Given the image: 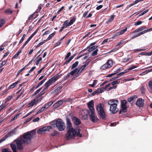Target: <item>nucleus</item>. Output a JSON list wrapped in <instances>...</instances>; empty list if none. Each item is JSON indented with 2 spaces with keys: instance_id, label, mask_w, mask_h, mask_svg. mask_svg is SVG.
Here are the masks:
<instances>
[{
  "instance_id": "nucleus-13",
  "label": "nucleus",
  "mask_w": 152,
  "mask_h": 152,
  "mask_svg": "<svg viewBox=\"0 0 152 152\" xmlns=\"http://www.w3.org/2000/svg\"><path fill=\"white\" fill-rule=\"evenodd\" d=\"M70 25L69 23V21L68 20H65L63 23L62 26L60 31V32H61L64 28H67L68 27L70 26Z\"/></svg>"
},
{
  "instance_id": "nucleus-12",
  "label": "nucleus",
  "mask_w": 152,
  "mask_h": 152,
  "mask_svg": "<svg viewBox=\"0 0 152 152\" xmlns=\"http://www.w3.org/2000/svg\"><path fill=\"white\" fill-rule=\"evenodd\" d=\"M81 72H79V69L76 68L71 71L70 74L72 75H75L76 77H77L80 75Z\"/></svg>"
},
{
  "instance_id": "nucleus-6",
  "label": "nucleus",
  "mask_w": 152,
  "mask_h": 152,
  "mask_svg": "<svg viewBox=\"0 0 152 152\" xmlns=\"http://www.w3.org/2000/svg\"><path fill=\"white\" fill-rule=\"evenodd\" d=\"M89 111L87 109L82 110L79 114L80 118L83 120H86L88 118V115L89 114Z\"/></svg>"
},
{
  "instance_id": "nucleus-20",
  "label": "nucleus",
  "mask_w": 152,
  "mask_h": 152,
  "mask_svg": "<svg viewBox=\"0 0 152 152\" xmlns=\"http://www.w3.org/2000/svg\"><path fill=\"white\" fill-rule=\"evenodd\" d=\"M45 87L43 88V90L40 93L41 95H42L45 93V90L47 89L49 87V86L46 83H45Z\"/></svg>"
},
{
  "instance_id": "nucleus-61",
  "label": "nucleus",
  "mask_w": 152,
  "mask_h": 152,
  "mask_svg": "<svg viewBox=\"0 0 152 152\" xmlns=\"http://www.w3.org/2000/svg\"><path fill=\"white\" fill-rule=\"evenodd\" d=\"M108 39H106L105 40H104L103 42L101 43V45H103L104 44L106 43V42H107L108 41Z\"/></svg>"
},
{
  "instance_id": "nucleus-63",
  "label": "nucleus",
  "mask_w": 152,
  "mask_h": 152,
  "mask_svg": "<svg viewBox=\"0 0 152 152\" xmlns=\"http://www.w3.org/2000/svg\"><path fill=\"white\" fill-rule=\"evenodd\" d=\"M57 134V132L56 131L54 132L53 133L51 134V135L52 136H55Z\"/></svg>"
},
{
  "instance_id": "nucleus-18",
  "label": "nucleus",
  "mask_w": 152,
  "mask_h": 152,
  "mask_svg": "<svg viewBox=\"0 0 152 152\" xmlns=\"http://www.w3.org/2000/svg\"><path fill=\"white\" fill-rule=\"evenodd\" d=\"M126 105H121V109L119 113L121 114L123 113L126 112L127 110Z\"/></svg>"
},
{
  "instance_id": "nucleus-22",
  "label": "nucleus",
  "mask_w": 152,
  "mask_h": 152,
  "mask_svg": "<svg viewBox=\"0 0 152 152\" xmlns=\"http://www.w3.org/2000/svg\"><path fill=\"white\" fill-rule=\"evenodd\" d=\"M21 91V92L20 93V94L17 96V97H16L15 100H17L21 96V95L23 94V93L24 92V90L23 89V90H20L17 93H18L20 91Z\"/></svg>"
},
{
  "instance_id": "nucleus-59",
  "label": "nucleus",
  "mask_w": 152,
  "mask_h": 152,
  "mask_svg": "<svg viewBox=\"0 0 152 152\" xmlns=\"http://www.w3.org/2000/svg\"><path fill=\"white\" fill-rule=\"evenodd\" d=\"M103 7V6L102 5H99L96 7V9L97 10H99L102 8Z\"/></svg>"
},
{
  "instance_id": "nucleus-42",
  "label": "nucleus",
  "mask_w": 152,
  "mask_h": 152,
  "mask_svg": "<svg viewBox=\"0 0 152 152\" xmlns=\"http://www.w3.org/2000/svg\"><path fill=\"white\" fill-rule=\"evenodd\" d=\"M152 31V28H150L149 29H147V30H145L142 32V34H144L148 31Z\"/></svg>"
},
{
  "instance_id": "nucleus-45",
  "label": "nucleus",
  "mask_w": 152,
  "mask_h": 152,
  "mask_svg": "<svg viewBox=\"0 0 152 152\" xmlns=\"http://www.w3.org/2000/svg\"><path fill=\"white\" fill-rule=\"evenodd\" d=\"M73 76L72 75H71V74H70V72L65 77V80L66 79L69 78L71 77L72 76Z\"/></svg>"
},
{
  "instance_id": "nucleus-14",
  "label": "nucleus",
  "mask_w": 152,
  "mask_h": 152,
  "mask_svg": "<svg viewBox=\"0 0 152 152\" xmlns=\"http://www.w3.org/2000/svg\"><path fill=\"white\" fill-rule=\"evenodd\" d=\"M144 100L141 98L138 99L136 103V105L139 107H142L144 105Z\"/></svg>"
},
{
  "instance_id": "nucleus-36",
  "label": "nucleus",
  "mask_w": 152,
  "mask_h": 152,
  "mask_svg": "<svg viewBox=\"0 0 152 152\" xmlns=\"http://www.w3.org/2000/svg\"><path fill=\"white\" fill-rule=\"evenodd\" d=\"M99 50L98 49H96L92 53L91 56H95L97 54V52Z\"/></svg>"
},
{
  "instance_id": "nucleus-11",
  "label": "nucleus",
  "mask_w": 152,
  "mask_h": 152,
  "mask_svg": "<svg viewBox=\"0 0 152 152\" xmlns=\"http://www.w3.org/2000/svg\"><path fill=\"white\" fill-rule=\"evenodd\" d=\"M127 28L126 27L125 29L116 32V34L114 35L113 36L112 38H115L117 37L124 34L127 31Z\"/></svg>"
},
{
  "instance_id": "nucleus-62",
  "label": "nucleus",
  "mask_w": 152,
  "mask_h": 152,
  "mask_svg": "<svg viewBox=\"0 0 152 152\" xmlns=\"http://www.w3.org/2000/svg\"><path fill=\"white\" fill-rule=\"evenodd\" d=\"M64 6H62L58 11L57 13L58 14H60L61 12V11L64 9Z\"/></svg>"
},
{
  "instance_id": "nucleus-38",
  "label": "nucleus",
  "mask_w": 152,
  "mask_h": 152,
  "mask_svg": "<svg viewBox=\"0 0 152 152\" xmlns=\"http://www.w3.org/2000/svg\"><path fill=\"white\" fill-rule=\"evenodd\" d=\"M103 88H101L100 89H99V90L96 91H94V92H93L92 93V95H94L95 94H96L97 92H102V89Z\"/></svg>"
},
{
  "instance_id": "nucleus-9",
  "label": "nucleus",
  "mask_w": 152,
  "mask_h": 152,
  "mask_svg": "<svg viewBox=\"0 0 152 152\" xmlns=\"http://www.w3.org/2000/svg\"><path fill=\"white\" fill-rule=\"evenodd\" d=\"M89 115L90 116V120L93 122H96L98 121V118L95 115L94 111L90 112L89 113Z\"/></svg>"
},
{
  "instance_id": "nucleus-40",
  "label": "nucleus",
  "mask_w": 152,
  "mask_h": 152,
  "mask_svg": "<svg viewBox=\"0 0 152 152\" xmlns=\"http://www.w3.org/2000/svg\"><path fill=\"white\" fill-rule=\"evenodd\" d=\"M2 152H12L9 148H4L2 150Z\"/></svg>"
},
{
  "instance_id": "nucleus-31",
  "label": "nucleus",
  "mask_w": 152,
  "mask_h": 152,
  "mask_svg": "<svg viewBox=\"0 0 152 152\" xmlns=\"http://www.w3.org/2000/svg\"><path fill=\"white\" fill-rule=\"evenodd\" d=\"M138 0H136L135 1L134 3L130 4L129 5H127V8H129V7L134 5L136 4L138 2Z\"/></svg>"
},
{
  "instance_id": "nucleus-25",
  "label": "nucleus",
  "mask_w": 152,
  "mask_h": 152,
  "mask_svg": "<svg viewBox=\"0 0 152 152\" xmlns=\"http://www.w3.org/2000/svg\"><path fill=\"white\" fill-rule=\"evenodd\" d=\"M137 98V97L136 95H134L128 99V101L129 102H131L133 101L135 99Z\"/></svg>"
},
{
  "instance_id": "nucleus-48",
  "label": "nucleus",
  "mask_w": 152,
  "mask_h": 152,
  "mask_svg": "<svg viewBox=\"0 0 152 152\" xmlns=\"http://www.w3.org/2000/svg\"><path fill=\"white\" fill-rule=\"evenodd\" d=\"M46 40H44L43 41L40 42L39 44H38L37 46V47H39L40 45H42L46 41Z\"/></svg>"
},
{
  "instance_id": "nucleus-29",
  "label": "nucleus",
  "mask_w": 152,
  "mask_h": 152,
  "mask_svg": "<svg viewBox=\"0 0 152 152\" xmlns=\"http://www.w3.org/2000/svg\"><path fill=\"white\" fill-rule=\"evenodd\" d=\"M98 47V46H96V45L93 46H92V47H91V48H90L88 50L89 51H92L95 49L96 50V49H97V48Z\"/></svg>"
},
{
  "instance_id": "nucleus-34",
  "label": "nucleus",
  "mask_w": 152,
  "mask_h": 152,
  "mask_svg": "<svg viewBox=\"0 0 152 152\" xmlns=\"http://www.w3.org/2000/svg\"><path fill=\"white\" fill-rule=\"evenodd\" d=\"M45 109H46L45 107L44 106L43 107L38 111L36 115L42 112L43 111H44Z\"/></svg>"
},
{
  "instance_id": "nucleus-47",
  "label": "nucleus",
  "mask_w": 152,
  "mask_h": 152,
  "mask_svg": "<svg viewBox=\"0 0 152 152\" xmlns=\"http://www.w3.org/2000/svg\"><path fill=\"white\" fill-rule=\"evenodd\" d=\"M46 83L49 86L53 83L52 81H51V80H50V79Z\"/></svg>"
},
{
  "instance_id": "nucleus-10",
  "label": "nucleus",
  "mask_w": 152,
  "mask_h": 152,
  "mask_svg": "<svg viewBox=\"0 0 152 152\" xmlns=\"http://www.w3.org/2000/svg\"><path fill=\"white\" fill-rule=\"evenodd\" d=\"M87 106L89 108L90 112L94 111L95 109L94 107V102L93 100H91L87 103Z\"/></svg>"
},
{
  "instance_id": "nucleus-19",
  "label": "nucleus",
  "mask_w": 152,
  "mask_h": 152,
  "mask_svg": "<svg viewBox=\"0 0 152 152\" xmlns=\"http://www.w3.org/2000/svg\"><path fill=\"white\" fill-rule=\"evenodd\" d=\"M66 124L68 129L70 128H72V123L70 121L69 118H67L66 119Z\"/></svg>"
},
{
  "instance_id": "nucleus-37",
  "label": "nucleus",
  "mask_w": 152,
  "mask_h": 152,
  "mask_svg": "<svg viewBox=\"0 0 152 152\" xmlns=\"http://www.w3.org/2000/svg\"><path fill=\"white\" fill-rule=\"evenodd\" d=\"M21 52V50L18 51L17 53L14 56L12 57V58H16L19 55V54Z\"/></svg>"
},
{
  "instance_id": "nucleus-44",
  "label": "nucleus",
  "mask_w": 152,
  "mask_h": 152,
  "mask_svg": "<svg viewBox=\"0 0 152 152\" xmlns=\"http://www.w3.org/2000/svg\"><path fill=\"white\" fill-rule=\"evenodd\" d=\"M7 61L5 60L4 61H3L1 64H0V67L1 68L2 67L7 63Z\"/></svg>"
},
{
  "instance_id": "nucleus-57",
  "label": "nucleus",
  "mask_w": 152,
  "mask_h": 152,
  "mask_svg": "<svg viewBox=\"0 0 152 152\" xmlns=\"http://www.w3.org/2000/svg\"><path fill=\"white\" fill-rule=\"evenodd\" d=\"M148 10H145V11H144L142 13H141L140 15V16H142V15H144V14H145L147 12H148Z\"/></svg>"
},
{
  "instance_id": "nucleus-43",
  "label": "nucleus",
  "mask_w": 152,
  "mask_h": 152,
  "mask_svg": "<svg viewBox=\"0 0 152 152\" xmlns=\"http://www.w3.org/2000/svg\"><path fill=\"white\" fill-rule=\"evenodd\" d=\"M5 12L8 14H11L12 13V11L10 9H8L5 11Z\"/></svg>"
},
{
  "instance_id": "nucleus-8",
  "label": "nucleus",
  "mask_w": 152,
  "mask_h": 152,
  "mask_svg": "<svg viewBox=\"0 0 152 152\" xmlns=\"http://www.w3.org/2000/svg\"><path fill=\"white\" fill-rule=\"evenodd\" d=\"M113 64V61L112 60H109L106 63L101 67L100 69L102 70H103L107 68H110L112 66Z\"/></svg>"
},
{
  "instance_id": "nucleus-64",
  "label": "nucleus",
  "mask_w": 152,
  "mask_h": 152,
  "mask_svg": "<svg viewBox=\"0 0 152 152\" xmlns=\"http://www.w3.org/2000/svg\"><path fill=\"white\" fill-rule=\"evenodd\" d=\"M50 33V31H45L42 35L43 36H44L45 35H47L48 34H49Z\"/></svg>"
},
{
  "instance_id": "nucleus-35",
  "label": "nucleus",
  "mask_w": 152,
  "mask_h": 152,
  "mask_svg": "<svg viewBox=\"0 0 152 152\" xmlns=\"http://www.w3.org/2000/svg\"><path fill=\"white\" fill-rule=\"evenodd\" d=\"M148 86L151 92L152 93V80L150 81L148 83Z\"/></svg>"
},
{
  "instance_id": "nucleus-21",
  "label": "nucleus",
  "mask_w": 152,
  "mask_h": 152,
  "mask_svg": "<svg viewBox=\"0 0 152 152\" xmlns=\"http://www.w3.org/2000/svg\"><path fill=\"white\" fill-rule=\"evenodd\" d=\"M19 83L18 81L15 82L10 85L8 88L9 89H12L15 87Z\"/></svg>"
},
{
  "instance_id": "nucleus-30",
  "label": "nucleus",
  "mask_w": 152,
  "mask_h": 152,
  "mask_svg": "<svg viewBox=\"0 0 152 152\" xmlns=\"http://www.w3.org/2000/svg\"><path fill=\"white\" fill-rule=\"evenodd\" d=\"M55 34L54 33H53L52 34H50L48 37L47 38V39L46 40V41L49 40L51 39L55 35Z\"/></svg>"
},
{
  "instance_id": "nucleus-54",
  "label": "nucleus",
  "mask_w": 152,
  "mask_h": 152,
  "mask_svg": "<svg viewBox=\"0 0 152 152\" xmlns=\"http://www.w3.org/2000/svg\"><path fill=\"white\" fill-rule=\"evenodd\" d=\"M31 39L29 37L28 38V39H27V41L24 44V45H23V46H25L28 43V42L30 41V40Z\"/></svg>"
},
{
  "instance_id": "nucleus-60",
  "label": "nucleus",
  "mask_w": 152,
  "mask_h": 152,
  "mask_svg": "<svg viewBox=\"0 0 152 152\" xmlns=\"http://www.w3.org/2000/svg\"><path fill=\"white\" fill-rule=\"evenodd\" d=\"M39 120V117H37V118L34 119L33 120V121L34 122H37Z\"/></svg>"
},
{
  "instance_id": "nucleus-53",
  "label": "nucleus",
  "mask_w": 152,
  "mask_h": 152,
  "mask_svg": "<svg viewBox=\"0 0 152 152\" xmlns=\"http://www.w3.org/2000/svg\"><path fill=\"white\" fill-rule=\"evenodd\" d=\"M42 60V58H40L39 59H38L36 62V64L37 65L39 64V62L40 61H41Z\"/></svg>"
},
{
  "instance_id": "nucleus-4",
  "label": "nucleus",
  "mask_w": 152,
  "mask_h": 152,
  "mask_svg": "<svg viewBox=\"0 0 152 152\" xmlns=\"http://www.w3.org/2000/svg\"><path fill=\"white\" fill-rule=\"evenodd\" d=\"M96 110L100 117L104 119L106 115L104 111V104L101 103L99 104L96 106Z\"/></svg>"
},
{
  "instance_id": "nucleus-23",
  "label": "nucleus",
  "mask_w": 152,
  "mask_h": 152,
  "mask_svg": "<svg viewBox=\"0 0 152 152\" xmlns=\"http://www.w3.org/2000/svg\"><path fill=\"white\" fill-rule=\"evenodd\" d=\"M59 77L60 75H58L56 77H53L50 78V80H51V81L53 83L55 82L56 81H57L58 79L59 78Z\"/></svg>"
},
{
  "instance_id": "nucleus-27",
  "label": "nucleus",
  "mask_w": 152,
  "mask_h": 152,
  "mask_svg": "<svg viewBox=\"0 0 152 152\" xmlns=\"http://www.w3.org/2000/svg\"><path fill=\"white\" fill-rule=\"evenodd\" d=\"M53 103V102L51 101L48 102L46 104L44 105V107L46 109L50 107Z\"/></svg>"
},
{
  "instance_id": "nucleus-58",
  "label": "nucleus",
  "mask_w": 152,
  "mask_h": 152,
  "mask_svg": "<svg viewBox=\"0 0 152 152\" xmlns=\"http://www.w3.org/2000/svg\"><path fill=\"white\" fill-rule=\"evenodd\" d=\"M71 53L70 52H68L65 58V59H67L70 56Z\"/></svg>"
},
{
  "instance_id": "nucleus-51",
  "label": "nucleus",
  "mask_w": 152,
  "mask_h": 152,
  "mask_svg": "<svg viewBox=\"0 0 152 152\" xmlns=\"http://www.w3.org/2000/svg\"><path fill=\"white\" fill-rule=\"evenodd\" d=\"M38 30H36L29 37V38H30L31 39L36 34V33L37 32V31Z\"/></svg>"
},
{
  "instance_id": "nucleus-32",
  "label": "nucleus",
  "mask_w": 152,
  "mask_h": 152,
  "mask_svg": "<svg viewBox=\"0 0 152 152\" xmlns=\"http://www.w3.org/2000/svg\"><path fill=\"white\" fill-rule=\"evenodd\" d=\"M46 79H44L42 80L37 85L36 87V88H38L41 86L45 81Z\"/></svg>"
},
{
  "instance_id": "nucleus-55",
  "label": "nucleus",
  "mask_w": 152,
  "mask_h": 152,
  "mask_svg": "<svg viewBox=\"0 0 152 152\" xmlns=\"http://www.w3.org/2000/svg\"><path fill=\"white\" fill-rule=\"evenodd\" d=\"M42 88H41L39 89H38V90H37L34 93V95H36L37 94H38V93H39L40 91L42 90Z\"/></svg>"
},
{
  "instance_id": "nucleus-5",
  "label": "nucleus",
  "mask_w": 152,
  "mask_h": 152,
  "mask_svg": "<svg viewBox=\"0 0 152 152\" xmlns=\"http://www.w3.org/2000/svg\"><path fill=\"white\" fill-rule=\"evenodd\" d=\"M56 125L58 129L60 131L64 130L65 129V124L62 119L57 120L56 122Z\"/></svg>"
},
{
  "instance_id": "nucleus-33",
  "label": "nucleus",
  "mask_w": 152,
  "mask_h": 152,
  "mask_svg": "<svg viewBox=\"0 0 152 152\" xmlns=\"http://www.w3.org/2000/svg\"><path fill=\"white\" fill-rule=\"evenodd\" d=\"M78 64V61H76L75 63L73 64L71 67V69H72L76 67Z\"/></svg>"
},
{
  "instance_id": "nucleus-24",
  "label": "nucleus",
  "mask_w": 152,
  "mask_h": 152,
  "mask_svg": "<svg viewBox=\"0 0 152 152\" xmlns=\"http://www.w3.org/2000/svg\"><path fill=\"white\" fill-rule=\"evenodd\" d=\"M10 146L13 152H16V147L15 144H11Z\"/></svg>"
},
{
  "instance_id": "nucleus-16",
  "label": "nucleus",
  "mask_w": 152,
  "mask_h": 152,
  "mask_svg": "<svg viewBox=\"0 0 152 152\" xmlns=\"http://www.w3.org/2000/svg\"><path fill=\"white\" fill-rule=\"evenodd\" d=\"M38 103V100L37 99H34L28 104V107H32L33 106Z\"/></svg>"
},
{
  "instance_id": "nucleus-39",
  "label": "nucleus",
  "mask_w": 152,
  "mask_h": 152,
  "mask_svg": "<svg viewBox=\"0 0 152 152\" xmlns=\"http://www.w3.org/2000/svg\"><path fill=\"white\" fill-rule=\"evenodd\" d=\"M120 81H119L118 80H116L115 81H113L112 83L111 84L113 86L116 84H118L120 83Z\"/></svg>"
},
{
  "instance_id": "nucleus-26",
  "label": "nucleus",
  "mask_w": 152,
  "mask_h": 152,
  "mask_svg": "<svg viewBox=\"0 0 152 152\" xmlns=\"http://www.w3.org/2000/svg\"><path fill=\"white\" fill-rule=\"evenodd\" d=\"M88 62H87L85 63L84 65H83L80 69H79V72H81L82 71L85 69V67L88 64Z\"/></svg>"
},
{
  "instance_id": "nucleus-2",
  "label": "nucleus",
  "mask_w": 152,
  "mask_h": 152,
  "mask_svg": "<svg viewBox=\"0 0 152 152\" xmlns=\"http://www.w3.org/2000/svg\"><path fill=\"white\" fill-rule=\"evenodd\" d=\"M76 136L81 137V135L80 133L79 129H77L75 130L73 128L68 129L67 133L66 135V138L67 139L69 140L74 137Z\"/></svg>"
},
{
  "instance_id": "nucleus-15",
  "label": "nucleus",
  "mask_w": 152,
  "mask_h": 152,
  "mask_svg": "<svg viewBox=\"0 0 152 152\" xmlns=\"http://www.w3.org/2000/svg\"><path fill=\"white\" fill-rule=\"evenodd\" d=\"M66 101L64 100H59L56 103H55L54 104L53 106L56 108H57L60 105L62 104L64 102H65Z\"/></svg>"
},
{
  "instance_id": "nucleus-17",
  "label": "nucleus",
  "mask_w": 152,
  "mask_h": 152,
  "mask_svg": "<svg viewBox=\"0 0 152 152\" xmlns=\"http://www.w3.org/2000/svg\"><path fill=\"white\" fill-rule=\"evenodd\" d=\"M72 121L76 125H78L80 123V120L76 117H73L72 118Z\"/></svg>"
},
{
  "instance_id": "nucleus-1",
  "label": "nucleus",
  "mask_w": 152,
  "mask_h": 152,
  "mask_svg": "<svg viewBox=\"0 0 152 152\" xmlns=\"http://www.w3.org/2000/svg\"><path fill=\"white\" fill-rule=\"evenodd\" d=\"M35 134V131L34 130L24 133L20 137L15 140L17 148L19 149L23 148V144L29 143L31 139Z\"/></svg>"
},
{
  "instance_id": "nucleus-3",
  "label": "nucleus",
  "mask_w": 152,
  "mask_h": 152,
  "mask_svg": "<svg viewBox=\"0 0 152 152\" xmlns=\"http://www.w3.org/2000/svg\"><path fill=\"white\" fill-rule=\"evenodd\" d=\"M108 103L110 105V111L113 113H115L118 111V109L117 107V105L118 103V100L110 99L108 101Z\"/></svg>"
},
{
  "instance_id": "nucleus-7",
  "label": "nucleus",
  "mask_w": 152,
  "mask_h": 152,
  "mask_svg": "<svg viewBox=\"0 0 152 152\" xmlns=\"http://www.w3.org/2000/svg\"><path fill=\"white\" fill-rule=\"evenodd\" d=\"M52 128V127L50 126H45L39 129L37 131V132L39 134H42L49 131Z\"/></svg>"
},
{
  "instance_id": "nucleus-52",
  "label": "nucleus",
  "mask_w": 152,
  "mask_h": 152,
  "mask_svg": "<svg viewBox=\"0 0 152 152\" xmlns=\"http://www.w3.org/2000/svg\"><path fill=\"white\" fill-rule=\"evenodd\" d=\"M25 36H26V34H24L23 35V37H22V38H21V39H20V43H21L23 41L25 37Z\"/></svg>"
},
{
  "instance_id": "nucleus-50",
  "label": "nucleus",
  "mask_w": 152,
  "mask_h": 152,
  "mask_svg": "<svg viewBox=\"0 0 152 152\" xmlns=\"http://www.w3.org/2000/svg\"><path fill=\"white\" fill-rule=\"evenodd\" d=\"M4 23V21L3 19L0 20V28L2 26Z\"/></svg>"
},
{
  "instance_id": "nucleus-56",
  "label": "nucleus",
  "mask_w": 152,
  "mask_h": 152,
  "mask_svg": "<svg viewBox=\"0 0 152 152\" xmlns=\"http://www.w3.org/2000/svg\"><path fill=\"white\" fill-rule=\"evenodd\" d=\"M127 102L125 100H123L121 101V105H126Z\"/></svg>"
},
{
  "instance_id": "nucleus-49",
  "label": "nucleus",
  "mask_w": 152,
  "mask_h": 152,
  "mask_svg": "<svg viewBox=\"0 0 152 152\" xmlns=\"http://www.w3.org/2000/svg\"><path fill=\"white\" fill-rule=\"evenodd\" d=\"M74 56H71L70 58H69V60L67 61H66L65 62L66 63H68L70 61H71L74 58Z\"/></svg>"
},
{
  "instance_id": "nucleus-28",
  "label": "nucleus",
  "mask_w": 152,
  "mask_h": 152,
  "mask_svg": "<svg viewBox=\"0 0 152 152\" xmlns=\"http://www.w3.org/2000/svg\"><path fill=\"white\" fill-rule=\"evenodd\" d=\"M76 20V18L74 17H73L72 19H70L69 22V23L70 26L73 24V23L75 22Z\"/></svg>"
},
{
  "instance_id": "nucleus-41",
  "label": "nucleus",
  "mask_w": 152,
  "mask_h": 152,
  "mask_svg": "<svg viewBox=\"0 0 152 152\" xmlns=\"http://www.w3.org/2000/svg\"><path fill=\"white\" fill-rule=\"evenodd\" d=\"M142 23V22L141 21H138L134 23V25L137 26L141 24Z\"/></svg>"
},
{
  "instance_id": "nucleus-46",
  "label": "nucleus",
  "mask_w": 152,
  "mask_h": 152,
  "mask_svg": "<svg viewBox=\"0 0 152 152\" xmlns=\"http://www.w3.org/2000/svg\"><path fill=\"white\" fill-rule=\"evenodd\" d=\"M19 114H17L15 115L14 117H12L11 121H13L15 119H16L19 116Z\"/></svg>"
}]
</instances>
